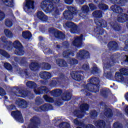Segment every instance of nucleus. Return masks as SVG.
<instances>
[{
    "label": "nucleus",
    "mask_w": 128,
    "mask_h": 128,
    "mask_svg": "<svg viewBox=\"0 0 128 128\" xmlns=\"http://www.w3.org/2000/svg\"><path fill=\"white\" fill-rule=\"evenodd\" d=\"M48 92V88L46 86H40L37 89H34V92L36 94H46Z\"/></svg>",
    "instance_id": "obj_21"
},
{
    "label": "nucleus",
    "mask_w": 128,
    "mask_h": 128,
    "mask_svg": "<svg viewBox=\"0 0 128 128\" xmlns=\"http://www.w3.org/2000/svg\"><path fill=\"white\" fill-rule=\"evenodd\" d=\"M88 6L91 10H96V7L94 4H90Z\"/></svg>",
    "instance_id": "obj_59"
},
{
    "label": "nucleus",
    "mask_w": 128,
    "mask_h": 128,
    "mask_svg": "<svg viewBox=\"0 0 128 128\" xmlns=\"http://www.w3.org/2000/svg\"><path fill=\"white\" fill-rule=\"evenodd\" d=\"M1 40L2 42H4L6 45L4 48H6V46H14V48H20L22 47V44L20 43V42L18 40H16L14 43H12L11 42H8L6 40V37H2L1 38Z\"/></svg>",
    "instance_id": "obj_11"
},
{
    "label": "nucleus",
    "mask_w": 128,
    "mask_h": 128,
    "mask_svg": "<svg viewBox=\"0 0 128 128\" xmlns=\"http://www.w3.org/2000/svg\"><path fill=\"white\" fill-rule=\"evenodd\" d=\"M56 64L61 68H66L68 63L64 59H58L56 60Z\"/></svg>",
    "instance_id": "obj_24"
},
{
    "label": "nucleus",
    "mask_w": 128,
    "mask_h": 128,
    "mask_svg": "<svg viewBox=\"0 0 128 128\" xmlns=\"http://www.w3.org/2000/svg\"><path fill=\"white\" fill-rule=\"evenodd\" d=\"M111 10L116 14H120L118 16V20L119 22H126L128 20V15L126 14L122 13L124 10L122 8L116 5H113L110 7Z\"/></svg>",
    "instance_id": "obj_3"
},
{
    "label": "nucleus",
    "mask_w": 128,
    "mask_h": 128,
    "mask_svg": "<svg viewBox=\"0 0 128 128\" xmlns=\"http://www.w3.org/2000/svg\"><path fill=\"white\" fill-rule=\"evenodd\" d=\"M50 34H54L56 32V30L54 28H50L48 30Z\"/></svg>",
    "instance_id": "obj_63"
},
{
    "label": "nucleus",
    "mask_w": 128,
    "mask_h": 128,
    "mask_svg": "<svg viewBox=\"0 0 128 128\" xmlns=\"http://www.w3.org/2000/svg\"><path fill=\"white\" fill-rule=\"evenodd\" d=\"M68 11H65L63 13V14L66 20H72L74 18V16H78V14H79L80 16H82V15L80 14V11L78 10L76 8L70 6L68 7Z\"/></svg>",
    "instance_id": "obj_5"
},
{
    "label": "nucleus",
    "mask_w": 128,
    "mask_h": 128,
    "mask_svg": "<svg viewBox=\"0 0 128 128\" xmlns=\"http://www.w3.org/2000/svg\"><path fill=\"white\" fill-rule=\"evenodd\" d=\"M15 54L16 56H24V51L22 47L16 48Z\"/></svg>",
    "instance_id": "obj_30"
},
{
    "label": "nucleus",
    "mask_w": 128,
    "mask_h": 128,
    "mask_svg": "<svg viewBox=\"0 0 128 128\" xmlns=\"http://www.w3.org/2000/svg\"><path fill=\"white\" fill-rule=\"evenodd\" d=\"M82 68L84 70H90V64L88 62L84 63L82 66Z\"/></svg>",
    "instance_id": "obj_44"
},
{
    "label": "nucleus",
    "mask_w": 128,
    "mask_h": 128,
    "mask_svg": "<svg viewBox=\"0 0 128 128\" xmlns=\"http://www.w3.org/2000/svg\"><path fill=\"white\" fill-rule=\"evenodd\" d=\"M82 35H81L79 37H76L72 42L73 46H76L78 48H82Z\"/></svg>",
    "instance_id": "obj_19"
},
{
    "label": "nucleus",
    "mask_w": 128,
    "mask_h": 128,
    "mask_svg": "<svg viewBox=\"0 0 128 128\" xmlns=\"http://www.w3.org/2000/svg\"><path fill=\"white\" fill-rule=\"evenodd\" d=\"M110 25L115 30H120V25L116 23H114L113 25L112 24V23H110Z\"/></svg>",
    "instance_id": "obj_42"
},
{
    "label": "nucleus",
    "mask_w": 128,
    "mask_h": 128,
    "mask_svg": "<svg viewBox=\"0 0 128 128\" xmlns=\"http://www.w3.org/2000/svg\"><path fill=\"white\" fill-rule=\"evenodd\" d=\"M104 112V114L106 116H107V118H112V112L110 108H106L105 109Z\"/></svg>",
    "instance_id": "obj_32"
},
{
    "label": "nucleus",
    "mask_w": 128,
    "mask_h": 128,
    "mask_svg": "<svg viewBox=\"0 0 128 128\" xmlns=\"http://www.w3.org/2000/svg\"><path fill=\"white\" fill-rule=\"evenodd\" d=\"M66 25L68 28H74V23L72 22H66Z\"/></svg>",
    "instance_id": "obj_58"
},
{
    "label": "nucleus",
    "mask_w": 128,
    "mask_h": 128,
    "mask_svg": "<svg viewBox=\"0 0 128 128\" xmlns=\"http://www.w3.org/2000/svg\"><path fill=\"white\" fill-rule=\"evenodd\" d=\"M84 128H96L94 126L91 124L84 126Z\"/></svg>",
    "instance_id": "obj_60"
},
{
    "label": "nucleus",
    "mask_w": 128,
    "mask_h": 128,
    "mask_svg": "<svg viewBox=\"0 0 128 128\" xmlns=\"http://www.w3.org/2000/svg\"><path fill=\"white\" fill-rule=\"evenodd\" d=\"M59 128H72L70 124L66 122H64L59 124Z\"/></svg>",
    "instance_id": "obj_38"
},
{
    "label": "nucleus",
    "mask_w": 128,
    "mask_h": 128,
    "mask_svg": "<svg viewBox=\"0 0 128 128\" xmlns=\"http://www.w3.org/2000/svg\"><path fill=\"white\" fill-rule=\"evenodd\" d=\"M114 128H122V124L118 122H115L113 125Z\"/></svg>",
    "instance_id": "obj_54"
},
{
    "label": "nucleus",
    "mask_w": 128,
    "mask_h": 128,
    "mask_svg": "<svg viewBox=\"0 0 128 128\" xmlns=\"http://www.w3.org/2000/svg\"><path fill=\"white\" fill-rule=\"evenodd\" d=\"M30 124L27 128H38L37 126L40 124V118L36 116H34L30 120Z\"/></svg>",
    "instance_id": "obj_15"
},
{
    "label": "nucleus",
    "mask_w": 128,
    "mask_h": 128,
    "mask_svg": "<svg viewBox=\"0 0 128 128\" xmlns=\"http://www.w3.org/2000/svg\"><path fill=\"white\" fill-rule=\"evenodd\" d=\"M0 96H6V91L1 87H0Z\"/></svg>",
    "instance_id": "obj_57"
},
{
    "label": "nucleus",
    "mask_w": 128,
    "mask_h": 128,
    "mask_svg": "<svg viewBox=\"0 0 128 128\" xmlns=\"http://www.w3.org/2000/svg\"><path fill=\"white\" fill-rule=\"evenodd\" d=\"M62 94V90L60 89H56L50 92V94L52 96H60Z\"/></svg>",
    "instance_id": "obj_27"
},
{
    "label": "nucleus",
    "mask_w": 128,
    "mask_h": 128,
    "mask_svg": "<svg viewBox=\"0 0 128 128\" xmlns=\"http://www.w3.org/2000/svg\"><path fill=\"white\" fill-rule=\"evenodd\" d=\"M108 48H116L118 46V43L114 41L110 42L108 44Z\"/></svg>",
    "instance_id": "obj_39"
},
{
    "label": "nucleus",
    "mask_w": 128,
    "mask_h": 128,
    "mask_svg": "<svg viewBox=\"0 0 128 128\" xmlns=\"http://www.w3.org/2000/svg\"><path fill=\"white\" fill-rule=\"evenodd\" d=\"M64 96H72V93L69 90H66L64 92Z\"/></svg>",
    "instance_id": "obj_48"
},
{
    "label": "nucleus",
    "mask_w": 128,
    "mask_h": 128,
    "mask_svg": "<svg viewBox=\"0 0 128 128\" xmlns=\"http://www.w3.org/2000/svg\"><path fill=\"white\" fill-rule=\"evenodd\" d=\"M90 114H91L92 118H96L98 116V112L96 110L91 111Z\"/></svg>",
    "instance_id": "obj_51"
},
{
    "label": "nucleus",
    "mask_w": 128,
    "mask_h": 128,
    "mask_svg": "<svg viewBox=\"0 0 128 128\" xmlns=\"http://www.w3.org/2000/svg\"><path fill=\"white\" fill-rule=\"evenodd\" d=\"M102 96H110V90L108 89L100 91Z\"/></svg>",
    "instance_id": "obj_41"
},
{
    "label": "nucleus",
    "mask_w": 128,
    "mask_h": 128,
    "mask_svg": "<svg viewBox=\"0 0 128 128\" xmlns=\"http://www.w3.org/2000/svg\"><path fill=\"white\" fill-rule=\"evenodd\" d=\"M95 4H99L98 6L100 10H108V6L104 4V0H94Z\"/></svg>",
    "instance_id": "obj_22"
},
{
    "label": "nucleus",
    "mask_w": 128,
    "mask_h": 128,
    "mask_svg": "<svg viewBox=\"0 0 128 128\" xmlns=\"http://www.w3.org/2000/svg\"><path fill=\"white\" fill-rule=\"evenodd\" d=\"M0 54H1V56H4L5 58H10V54H8V52H6L5 50L1 49H0Z\"/></svg>",
    "instance_id": "obj_45"
},
{
    "label": "nucleus",
    "mask_w": 128,
    "mask_h": 128,
    "mask_svg": "<svg viewBox=\"0 0 128 128\" xmlns=\"http://www.w3.org/2000/svg\"><path fill=\"white\" fill-rule=\"evenodd\" d=\"M91 72L93 74H96L100 72V69L96 66V64H94L93 65V68H91Z\"/></svg>",
    "instance_id": "obj_34"
},
{
    "label": "nucleus",
    "mask_w": 128,
    "mask_h": 128,
    "mask_svg": "<svg viewBox=\"0 0 128 128\" xmlns=\"http://www.w3.org/2000/svg\"><path fill=\"white\" fill-rule=\"evenodd\" d=\"M62 100L68 102L70 100V96H62Z\"/></svg>",
    "instance_id": "obj_62"
},
{
    "label": "nucleus",
    "mask_w": 128,
    "mask_h": 128,
    "mask_svg": "<svg viewBox=\"0 0 128 128\" xmlns=\"http://www.w3.org/2000/svg\"><path fill=\"white\" fill-rule=\"evenodd\" d=\"M88 104H83L80 106V110L78 112L77 110H75L73 112V116H76L79 118H82L84 116V114H86V110H88Z\"/></svg>",
    "instance_id": "obj_8"
},
{
    "label": "nucleus",
    "mask_w": 128,
    "mask_h": 128,
    "mask_svg": "<svg viewBox=\"0 0 128 128\" xmlns=\"http://www.w3.org/2000/svg\"><path fill=\"white\" fill-rule=\"evenodd\" d=\"M82 10L84 14H88L90 12V8L88 6H84L82 8Z\"/></svg>",
    "instance_id": "obj_43"
},
{
    "label": "nucleus",
    "mask_w": 128,
    "mask_h": 128,
    "mask_svg": "<svg viewBox=\"0 0 128 128\" xmlns=\"http://www.w3.org/2000/svg\"><path fill=\"white\" fill-rule=\"evenodd\" d=\"M94 18H102V12L100 10H96L92 13Z\"/></svg>",
    "instance_id": "obj_36"
},
{
    "label": "nucleus",
    "mask_w": 128,
    "mask_h": 128,
    "mask_svg": "<svg viewBox=\"0 0 128 128\" xmlns=\"http://www.w3.org/2000/svg\"><path fill=\"white\" fill-rule=\"evenodd\" d=\"M54 108L50 104H44L40 108L36 107L35 108V110L36 112H46V110H53Z\"/></svg>",
    "instance_id": "obj_16"
},
{
    "label": "nucleus",
    "mask_w": 128,
    "mask_h": 128,
    "mask_svg": "<svg viewBox=\"0 0 128 128\" xmlns=\"http://www.w3.org/2000/svg\"><path fill=\"white\" fill-rule=\"evenodd\" d=\"M36 104H40L44 102V101L40 98V97H37L36 100Z\"/></svg>",
    "instance_id": "obj_55"
},
{
    "label": "nucleus",
    "mask_w": 128,
    "mask_h": 128,
    "mask_svg": "<svg viewBox=\"0 0 128 128\" xmlns=\"http://www.w3.org/2000/svg\"><path fill=\"white\" fill-rule=\"evenodd\" d=\"M128 2V0H108V2L109 4H120L121 6H124V3Z\"/></svg>",
    "instance_id": "obj_25"
},
{
    "label": "nucleus",
    "mask_w": 128,
    "mask_h": 128,
    "mask_svg": "<svg viewBox=\"0 0 128 128\" xmlns=\"http://www.w3.org/2000/svg\"><path fill=\"white\" fill-rule=\"evenodd\" d=\"M38 68H42V70H50L52 66L48 63H43L40 65L36 62H32L30 66L31 70H36Z\"/></svg>",
    "instance_id": "obj_9"
},
{
    "label": "nucleus",
    "mask_w": 128,
    "mask_h": 128,
    "mask_svg": "<svg viewBox=\"0 0 128 128\" xmlns=\"http://www.w3.org/2000/svg\"><path fill=\"white\" fill-rule=\"evenodd\" d=\"M72 122L74 124H76V126H82V124L78 120V118L74 120Z\"/></svg>",
    "instance_id": "obj_47"
},
{
    "label": "nucleus",
    "mask_w": 128,
    "mask_h": 128,
    "mask_svg": "<svg viewBox=\"0 0 128 128\" xmlns=\"http://www.w3.org/2000/svg\"><path fill=\"white\" fill-rule=\"evenodd\" d=\"M104 66L103 68L104 70V76L106 78H110L112 76V74L110 72V68L112 66L114 63L113 60L110 61V60L107 58L106 59L103 60Z\"/></svg>",
    "instance_id": "obj_4"
},
{
    "label": "nucleus",
    "mask_w": 128,
    "mask_h": 128,
    "mask_svg": "<svg viewBox=\"0 0 128 128\" xmlns=\"http://www.w3.org/2000/svg\"><path fill=\"white\" fill-rule=\"evenodd\" d=\"M11 116L16 122H21L22 124L24 122V118H22V115L20 112L18 110L13 111L11 112Z\"/></svg>",
    "instance_id": "obj_13"
},
{
    "label": "nucleus",
    "mask_w": 128,
    "mask_h": 128,
    "mask_svg": "<svg viewBox=\"0 0 128 128\" xmlns=\"http://www.w3.org/2000/svg\"><path fill=\"white\" fill-rule=\"evenodd\" d=\"M58 4L60 0H44L41 2L40 8L46 14H59L60 12H62L64 8L62 4L58 6Z\"/></svg>",
    "instance_id": "obj_1"
},
{
    "label": "nucleus",
    "mask_w": 128,
    "mask_h": 128,
    "mask_svg": "<svg viewBox=\"0 0 128 128\" xmlns=\"http://www.w3.org/2000/svg\"><path fill=\"white\" fill-rule=\"evenodd\" d=\"M76 58L78 60L90 58V52L86 50H80V52L77 53Z\"/></svg>",
    "instance_id": "obj_14"
},
{
    "label": "nucleus",
    "mask_w": 128,
    "mask_h": 128,
    "mask_svg": "<svg viewBox=\"0 0 128 128\" xmlns=\"http://www.w3.org/2000/svg\"><path fill=\"white\" fill-rule=\"evenodd\" d=\"M70 56H74V51H72L70 50H65L63 52L62 56L63 58H66L68 59V62L72 66V64H77L78 61L76 59L74 58H70Z\"/></svg>",
    "instance_id": "obj_7"
},
{
    "label": "nucleus",
    "mask_w": 128,
    "mask_h": 128,
    "mask_svg": "<svg viewBox=\"0 0 128 128\" xmlns=\"http://www.w3.org/2000/svg\"><path fill=\"white\" fill-rule=\"evenodd\" d=\"M6 26H8V28H11L12 26V22L10 20H7L6 21Z\"/></svg>",
    "instance_id": "obj_52"
},
{
    "label": "nucleus",
    "mask_w": 128,
    "mask_h": 128,
    "mask_svg": "<svg viewBox=\"0 0 128 128\" xmlns=\"http://www.w3.org/2000/svg\"><path fill=\"white\" fill-rule=\"evenodd\" d=\"M88 83L86 85H84L83 86V89L82 90V92H84V95L86 96H92V94L88 92H98L100 90V78L93 77L88 80Z\"/></svg>",
    "instance_id": "obj_2"
},
{
    "label": "nucleus",
    "mask_w": 128,
    "mask_h": 128,
    "mask_svg": "<svg viewBox=\"0 0 128 128\" xmlns=\"http://www.w3.org/2000/svg\"><path fill=\"white\" fill-rule=\"evenodd\" d=\"M4 18H6V15L4 13L0 10V20H4Z\"/></svg>",
    "instance_id": "obj_50"
},
{
    "label": "nucleus",
    "mask_w": 128,
    "mask_h": 128,
    "mask_svg": "<svg viewBox=\"0 0 128 128\" xmlns=\"http://www.w3.org/2000/svg\"><path fill=\"white\" fill-rule=\"evenodd\" d=\"M22 36L24 38H26V40L32 38V34L28 31L23 32Z\"/></svg>",
    "instance_id": "obj_37"
},
{
    "label": "nucleus",
    "mask_w": 128,
    "mask_h": 128,
    "mask_svg": "<svg viewBox=\"0 0 128 128\" xmlns=\"http://www.w3.org/2000/svg\"><path fill=\"white\" fill-rule=\"evenodd\" d=\"M66 4H72L74 2V0H64Z\"/></svg>",
    "instance_id": "obj_61"
},
{
    "label": "nucleus",
    "mask_w": 128,
    "mask_h": 128,
    "mask_svg": "<svg viewBox=\"0 0 128 128\" xmlns=\"http://www.w3.org/2000/svg\"><path fill=\"white\" fill-rule=\"evenodd\" d=\"M37 16L40 20L44 21L48 20V16H46L42 12H38L37 13Z\"/></svg>",
    "instance_id": "obj_26"
},
{
    "label": "nucleus",
    "mask_w": 128,
    "mask_h": 128,
    "mask_svg": "<svg viewBox=\"0 0 128 128\" xmlns=\"http://www.w3.org/2000/svg\"><path fill=\"white\" fill-rule=\"evenodd\" d=\"M76 2L78 4H82L84 2V0H76Z\"/></svg>",
    "instance_id": "obj_64"
},
{
    "label": "nucleus",
    "mask_w": 128,
    "mask_h": 128,
    "mask_svg": "<svg viewBox=\"0 0 128 128\" xmlns=\"http://www.w3.org/2000/svg\"><path fill=\"white\" fill-rule=\"evenodd\" d=\"M4 32L6 36H7V38H12V33L9 30H8V29L5 30H4Z\"/></svg>",
    "instance_id": "obj_40"
},
{
    "label": "nucleus",
    "mask_w": 128,
    "mask_h": 128,
    "mask_svg": "<svg viewBox=\"0 0 128 128\" xmlns=\"http://www.w3.org/2000/svg\"><path fill=\"white\" fill-rule=\"evenodd\" d=\"M4 66L6 70H11L12 68V65L10 64V63L5 62L4 64Z\"/></svg>",
    "instance_id": "obj_46"
},
{
    "label": "nucleus",
    "mask_w": 128,
    "mask_h": 128,
    "mask_svg": "<svg viewBox=\"0 0 128 128\" xmlns=\"http://www.w3.org/2000/svg\"><path fill=\"white\" fill-rule=\"evenodd\" d=\"M40 77L44 80H48L52 78V74L48 72H42L40 74Z\"/></svg>",
    "instance_id": "obj_23"
},
{
    "label": "nucleus",
    "mask_w": 128,
    "mask_h": 128,
    "mask_svg": "<svg viewBox=\"0 0 128 128\" xmlns=\"http://www.w3.org/2000/svg\"><path fill=\"white\" fill-rule=\"evenodd\" d=\"M2 2L6 6H9L10 8H12L14 6L13 0H2Z\"/></svg>",
    "instance_id": "obj_29"
},
{
    "label": "nucleus",
    "mask_w": 128,
    "mask_h": 128,
    "mask_svg": "<svg viewBox=\"0 0 128 128\" xmlns=\"http://www.w3.org/2000/svg\"><path fill=\"white\" fill-rule=\"evenodd\" d=\"M58 36L60 38L62 39L66 38V36L64 34H62V32H58Z\"/></svg>",
    "instance_id": "obj_56"
},
{
    "label": "nucleus",
    "mask_w": 128,
    "mask_h": 128,
    "mask_svg": "<svg viewBox=\"0 0 128 128\" xmlns=\"http://www.w3.org/2000/svg\"><path fill=\"white\" fill-rule=\"evenodd\" d=\"M70 76L72 78H74V80H75L78 82H80V80H84V76H82V75L76 72H71Z\"/></svg>",
    "instance_id": "obj_20"
},
{
    "label": "nucleus",
    "mask_w": 128,
    "mask_h": 128,
    "mask_svg": "<svg viewBox=\"0 0 128 128\" xmlns=\"http://www.w3.org/2000/svg\"><path fill=\"white\" fill-rule=\"evenodd\" d=\"M95 126L98 128H104L106 126V122L102 120L96 121L94 123Z\"/></svg>",
    "instance_id": "obj_28"
},
{
    "label": "nucleus",
    "mask_w": 128,
    "mask_h": 128,
    "mask_svg": "<svg viewBox=\"0 0 128 128\" xmlns=\"http://www.w3.org/2000/svg\"><path fill=\"white\" fill-rule=\"evenodd\" d=\"M43 52L45 54H52V50L48 48H46Z\"/></svg>",
    "instance_id": "obj_53"
},
{
    "label": "nucleus",
    "mask_w": 128,
    "mask_h": 128,
    "mask_svg": "<svg viewBox=\"0 0 128 128\" xmlns=\"http://www.w3.org/2000/svg\"><path fill=\"white\" fill-rule=\"evenodd\" d=\"M34 2L30 0H26V3L24 6V10L26 12H32V10L34 8Z\"/></svg>",
    "instance_id": "obj_12"
},
{
    "label": "nucleus",
    "mask_w": 128,
    "mask_h": 128,
    "mask_svg": "<svg viewBox=\"0 0 128 128\" xmlns=\"http://www.w3.org/2000/svg\"><path fill=\"white\" fill-rule=\"evenodd\" d=\"M6 108L8 110H16V106L14 104H12L10 106H6Z\"/></svg>",
    "instance_id": "obj_49"
},
{
    "label": "nucleus",
    "mask_w": 128,
    "mask_h": 128,
    "mask_svg": "<svg viewBox=\"0 0 128 128\" xmlns=\"http://www.w3.org/2000/svg\"><path fill=\"white\" fill-rule=\"evenodd\" d=\"M44 100H45L46 102H55L56 105L58 106H62V102H60V100H56L55 98H52L50 96H44Z\"/></svg>",
    "instance_id": "obj_18"
},
{
    "label": "nucleus",
    "mask_w": 128,
    "mask_h": 128,
    "mask_svg": "<svg viewBox=\"0 0 128 128\" xmlns=\"http://www.w3.org/2000/svg\"><path fill=\"white\" fill-rule=\"evenodd\" d=\"M128 69L126 68H122L120 70V72H116L115 74V78L120 82H124V76H128Z\"/></svg>",
    "instance_id": "obj_10"
},
{
    "label": "nucleus",
    "mask_w": 128,
    "mask_h": 128,
    "mask_svg": "<svg viewBox=\"0 0 128 128\" xmlns=\"http://www.w3.org/2000/svg\"><path fill=\"white\" fill-rule=\"evenodd\" d=\"M95 24L96 26H98L94 28V32H95L97 34H102L104 32V30L100 28L99 26H100V28H106V26H108V22L106 21L102 20H95Z\"/></svg>",
    "instance_id": "obj_6"
},
{
    "label": "nucleus",
    "mask_w": 128,
    "mask_h": 128,
    "mask_svg": "<svg viewBox=\"0 0 128 128\" xmlns=\"http://www.w3.org/2000/svg\"><path fill=\"white\" fill-rule=\"evenodd\" d=\"M26 84L30 88H36V84L34 82L28 81L26 82Z\"/></svg>",
    "instance_id": "obj_35"
},
{
    "label": "nucleus",
    "mask_w": 128,
    "mask_h": 128,
    "mask_svg": "<svg viewBox=\"0 0 128 128\" xmlns=\"http://www.w3.org/2000/svg\"><path fill=\"white\" fill-rule=\"evenodd\" d=\"M28 104L26 103V102L24 100V99H22L20 100L18 106L19 108H26Z\"/></svg>",
    "instance_id": "obj_31"
},
{
    "label": "nucleus",
    "mask_w": 128,
    "mask_h": 128,
    "mask_svg": "<svg viewBox=\"0 0 128 128\" xmlns=\"http://www.w3.org/2000/svg\"><path fill=\"white\" fill-rule=\"evenodd\" d=\"M14 60L18 62V64H26V58H18V57L14 58Z\"/></svg>",
    "instance_id": "obj_33"
},
{
    "label": "nucleus",
    "mask_w": 128,
    "mask_h": 128,
    "mask_svg": "<svg viewBox=\"0 0 128 128\" xmlns=\"http://www.w3.org/2000/svg\"><path fill=\"white\" fill-rule=\"evenodd\" d=\"M56 80H58V82H60V84H64V82L68 80V77L66 76L64 74H61L58 80V78H56L52 80V84H54V86H57L58 82Z\"/></svg>",
    "instance_id": "obj_17"
}]
</instances>
